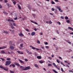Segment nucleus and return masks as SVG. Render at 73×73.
Here are the masks:
<instances>
[{"label":"nucleus","instance_id":"obj_27","mask_svg":"<svg viewBox=\"0 0 73 73\" xmlns=\"http://www.w3.org/2000/svg\"><path fill=\"white\" fill-rule=\"evenodd\" d=\"M51 4H55V3H54V2H53V1H52Z\"/></svg>","mask_w":73,"mask_h":73},{"label":"nucleus","instance_id":"obj_52","mask_svg":"<svg viewBox=\"0 0 73 73\" xmlns=\"http://www.w3.org/2000/svg\"><path fill=\"white\" fill-rule=\"evenodd\" d=\"M11 22H13V23H14V22H15V21L13 20H11Z\"/></svg>","mask_w":73,"mask_h":73},{"label":"nucleus","instance_id":"obj_11","mask_svg":"<svg viewBox=\"0 0 73 73\" xmlns=\"http://www.w3.org/2000/svg\"><path fill=\"white\" fill-rule=\"evenodd\" d=\"M53 65L55 66V68H57V66L56 65V64L54 63H52Z\"/></svg>","mask_w":73,"mask_h":73},{"label":"nucleus","instance_id":"obj_46","mask_svg":"<svg viewBox=\"0 0 73 73\" xmlns=\"http://www.w3.org/2000/svg\"><path fill=\"white\" fill-rule=\"evenodd\" d=\"M13 3H14V5H16V1H15L13 2Z\"/></svg>","mask_w":73,"mask_h":73},{"label":"nucleus","instance_id":"obj_33","mask_svg":"<svg viewBox=\"0 0 73 73\" xmlns=\"http://www.w3.org/2000/svg\"><path fill=\"white\" fill-rule=\"evenodd\" d=\"M6 60L8 61H10L11 60V58H7Z\"/></svg>","mask_w":73,"mask_h":73},{"label":"nucleus","instance_id":"obj_29","mask_svg":"<svg viewBox=\"0 0 73 73\" xmlns=\"http://www.w3.org/2000/svg\"><path fill=\"white\" fill-rule=\"evenodd\" d=\"M11 65L13 67V68H15V64H11Z\"/></svg>","mask_w":73,"mask_h":73},{"label":"nucleus","instance_id":"obj_24","mask_svg":"<svg viewBox=\"0 0 73 73\" xmlns=\"http://www.w3.org/2000/svg\"><path fill=\"white\" fill-rule=\"evenodd\" d=\"M58 9L59 11H60V12H63V11H62V10H61V9H60V8H59Z\"/></svg>","mask_w":73,"mask_h":73},{"label":"nucleus","instance_id":"obj_55","mask_svg":"<svg viewBox=\"0 0 73 73\" xmlns=\"http://www.w3.org/2000/svg\"><path fill=\"white\" fill-rule=\"evenodd\" d=\"M29 54H32V52H30L29 53Z\"/></svg>","mask_w":73,"mask_h":73},{"label":"nucleus","instance_id":"obj_17","mask_svg":"<svg viewBox=\"0 0 73 73\" xmlns=\"http://www.w3.org/2000/svg\"><path fill=\"white\" fill-rule=\"evenodd\" d=\"M18 7L20 10L21 9V6H20V5H19V4H18Z\"/></svg>","mask_w":73,"mask_h":73},{"label":"nucleus","instance_id":"obj_49","mask_svg":"<svg viewBox=\"0 0 73 73\" xmlns=\"http://www.w3.org/2000/svg\"><path fill=\"white\" fill-rule=\"evenodd\" d=\"M48 66H52V64H48Z\"/></svg>","mask_w":73,"mask_h":73},{"label":"nucleus","instance_id":"obj_64","mask_svg":"<svg viewBox=\"0 0 73 73\" xmlns=\"http://www.w3.org/2000/svg\"><path fill=\"white\" fill-rule=\"evenodd\" d=\"M11 20L10 19H8V21H11Z\"/></svg>","mask_w":73,"mask_h":73},{"label":"nucleus","instance_id":"obj_23","mask_svg":"<svg viewBox=\"0 0 73 73\" xmlns=\"http://www.w3.org/2000/svg\"><path fill=\"white\" fill-rule=\"evenodd\" d=\"M0 68H1V69H4V67L3 66L1 65L0 66Z\"/></svg>","mask_w":73,"mask_h":73},{"label":"nucleus","instance_id":"obj_51","mask_svg":"<svg viewBox=\"0 0 73 73\" xmlns=\"http://www.w3.org/2000/svg\"><path fill=\"white\" fill-rule=\"evenodd\" d=\"M14 20H17V17H16L15 18H14Z\"/></svg>","mask_w":73,"mask_h":73},{"label":"nucleus","instance_id":"obj_1","mask_svg":"<svg viewBox=\"0 0 73 73\" xmlns=\"http://www.w3.org/2000/svg\"><path fill=\"white\" fill-rule=\"evenodd\" d=\"M11 64V61H7L5 62V66H7Z\"/></svg>","mask_w":73,"mask_h":73},{"label":"nucleus","instance_id":"obj_18","mask_svg":"<svg viewBox=\"0 0 73 73\" xmlns=\"http://www.w3.org/2000/svg\"><path fill=\"white\" fill-rule=\"evenodd\" d=\"M7 5L9 7H11V5H10L9 4V3H7Z\"/></svg>","mask_w":73,"mask_h":73},{"label":"nucleus","instance_id":"obj_25","mask_svg":"<svg viewBox=\"0 0 73 73\" xmlns=\"http://www.w3.org/2000/svg\"><path fill=\"white\" fill-rule=\"evenodd\" d=\"M56 61L58 62V64H59L60 62V61H59V60H58V59H56Z\"/></svg>","mask_w":73,"mask_h":73},{"label":"nucleus","instance_id":"obj_3","mask_svg":"<svg viewBox=\"0 0 73 73\" xmlns=\"http://www.w3.org/2000/svg\"><path fill=\"white\" fill-rule=\"evenodd\" d=\"M27 7L29 10H31L32 9V6H30V4H29L27 5Z\"/></svg>","mask_w":73,"mask_h":73},{"label":"nucleus","instance_id":"obj_41","mask_svg":"<svg viewBox=\"0 0 73 73\" xmlns=\"http://www.w3.org/2000/svg\"><path fill=\"white\" fill-rule=\"evenodd\" d=\"M66 21L67 23H70V21L69 20H67Z\"/></svg>","mask_w":73,"mask_h":73},{"label":"nucleus","instance_id":"obj_36","mask_svg":"<svg viewBox=\"0 0 73 73\" xmlns=\"http://www.w3.org/2000/svg\"><path fill=\"white\" fill-rule=\"evenodd\" d=\"M32 49H33L35 50V49H36V48H35V47H32Z\"/></svg>","mask_w":73,"mask_h":73},{"label":"nucleus","instance_id":"obj_20","mask_svg":"<svg viewBox=\"0 0 73 73\" xmlns=\"http://www.w3.org/2000/svg\"><path fill=\"white\" fill-rule=\"evenodd\" d=\"M11 28H12V29H15V27H14L13 25H11Z\"/></svg>","mask_w":73,"mask_h":73},{"label":"nucleus","instance_id":"obj_22","mask_svg":"<svg viewBox=\"0 0 73 73\" xmlns=\"http://www.w3.org/2000/svg\"><path fill=\"white\" fill-rule=\"evenodd\" d=\"M52 71H53V72H54V73H57V72L56 71V70H53V69H52Z\"/></svg>","mask_w":73,"mask_h":73},{"label":"nucleus","instance_id":"obj_5","mask_svg":"<svg viewBox=\"0 0 73 73\" xmlns=\"http://www.w3.org/2000/svg\"><path fill=\"white\" fill-rule=\"evenodd\" d=\"M19 60L21 64H25V63L24 62V61H23L22 60L20 59H19Z\"/></svg>","mask_w":73,"mask_h":73},{"label":"nucleus","instance_id":"obj_26","mask_svg":"<svg viewBox=\"0 0 73 73\" xmlns=\"http://www.w3.org/2000/svg\"><path fill=\"white\" fill-rule=\"evenodd\" d=\"M35 66V67H37V68H38V65H37V64H34Z\"/></svg>","mask_w":73,"mask_h":73},{"label":"nucleus","instance_id":"obj_58","mask_svg":"<svg viewBox=\"0 0 73 73\" xmlns=\"http://www.w3.org/2000/svg\"><path fill=\"white\" fill-rule=\"evenodd\" d=\"M25 61H28V59H27V58H25Z\"/></svg>","mask_w":73,"mask_h":73},{"label":"nucleus","instance_id":"obj_10","mask_svg":"<svg viewBox=\"0 0 73 73\" xmlns=\"http://www.w3.org/2000/svg\"><path fill=\"white\" fill-rule=\"evenodd\" d=\"M36 58H38V59H41V56H37L36 57Z\"/></svg>","mask_w":73,"mask_h":73},{"label":"nucleus","instance_id":"obj_42","mask_svg":"<svg viewBox=\"0 0 73 73\" xmlns=\"http://www.w3.org/2000/svg\"><path fill=\"white\" fill-rule=\"evenodd\" d=\"M65 19L66 20H68V17L67 16H66L65 17Z\"/></svg>","mask_w":73,"mask_h":73},{"label":"nucleus","instance_id":"obj_2","mask_svg":"<svg viewBox=\"0 0 73 73\" xmlns=\"http://www.w3.org/2000/svg\"><path fill=\"white\" fill-rule=\"evenodd\" d=\"M30 69V66H28L25 68H24L23 70H28Z\"/></svg>","mask_w":73,"mask_h":73},{"label":"nucleus","instance_id":"obj_31","mask_svg":"<svg viewBox=\"0 0 73 73\" xmlns=\"http://www.w3.org/2000/svg\"><path fill=\"white\" fill-rule=\"evenodd\" d=\"M9 44H10L11 45H12V41H10L9 42Z\"/></svg>","mask_w":73,"mask_h":73},{"label":"nucleus","instance_id":"obj_15","mask_svg":"<svg viewBox=\"0 0 73 73\" xmlns=\"http://www.w3.org/2000/svg\"><path fill=\"white\" fill-rule=\"evenodd\" d=\"M20 68L21 69V70H24V68H24V67L23 66H21L20 67Z\"/></svg>","mask_w":73,"mask_h":73},{"label":"nucleus","instance_id":"obj_47","mask_svg":"<svg viewBox=\"0 0 73 73\" xmlns=\"http://www.w3.org/2000/svg\"><path fill=\"white\" fill-rule=\"evenodd\" d=\"M3 49H4L5 48H7V46H3V47H2Z\"/></svg>","mask_w":73,"mask_h":73},{"label":"nucleus","instance_id":"obj_38","mask_svg":"<svg viewBox=\"0 0 73 73\" xmlns=\"http://www.w3.org/2000/svg\"><path fill=\"white\" fill-rule=\"evenodd\" d=\"M57 24H58L59 25H61V23L59 22H57Z\"/></svg>","mask_w":73,"mask_h":73},{"label":"nucleus","instance_id":"obj_53","mask_svg":"<svg viewBox=\"0 0 73 73\" xmlns=\"http://www.w3.org/2000/svg\"><path fill=\"white\" fill-rule=\"evenodd\" d=\"M7 2H8V1H7V0H5V3H7Z\"/></svg>","mask_w":73,"mask_h":73},{"label":"nucleus","instance_id":"obj_40","mask_svg":"<svg viewBox=\"0 0 73 73\" xmlns=\"http://www.w3.org/2000/svg\"><path fill=\"white\" fill-rule=\"evenodd\" d=\"M44 43L45 45H48V43L47 42H44Z\"/></svg>","mask_w":73,"mask_h":73},{"label":"nucleus","instance_id":"obj_57","mask_svg":"<svg viewBox=\"0 0 73 73\" xmlns=\"http://www.w3.org/2000/svg\"><path fill=\"white\" fill-rule=\"evenodd\" d=\"M34 23L35 24H36V25H38V23H37L36 22H34Z\"/></svg>","mask_w":73,"mask_h":73},{"label":"nucleus","instance_id":"obj_44","mask_svg":"<svg viewBox=\"0 0 73 73\" xmlns=\"http://www.w3.org/2000/svg\"><path fill=\"white\" fill-rule=\"evenodd\" d=\"M10 72L11 73H14V71H12L10 70Z\"/></svg>","mask_w":73,"mask_h":73},{"label":"nucleus","instance_id":"obj_16","mask_svg":"<svg viewBox=\"0 0 73 73\" xmlns=\"http://www.w3.org/2000/svg\"><path fill=\"white\" fill-rule=\"evenodd\" d=\"M1 54H5V52L4 51H2L1 52Z\"/></svg>","mask_w":73,"mask_h":73},{"label":"nucleus","instance_id":"obj_12","mask_svg":"<svg viewBox=\"0 0 73 73\" xmlns=\"http://www.w3.org/2000/svg\"><path fill=\"white\" fill-rule=\"evenodd\" d=\"M19 43H21L23 41V40L22 39H20V40H19Z\"/></svg>","mask_w":73,"mask_h":73},{"label":"nucleus","instance_id":"obj_56","mask_svg":"<svg viewBox=\"0 0 73 73\" xmlns=\"http://www.w3.org/2000/svg\"><path fill=\"white\" fill-rule=\"evenodd\" d=\"M61 18L62 19H64V17H62V16L61 17Z\"/></svg>","mask_w":73,"mask_h":73},{"label":"nucleus","instance_id":"obj_28","mask_svg":"<svg viewBox=\"0 0 73 73\" xmlns=\"http://www.w3.org/2000/svg\"><path fill=\"white\" fill-rule=\"evenodd\" d=\"M13 25H14V26H15V27H16V23L14 22H13Z\"/></svg>","mask_w":73,"mask_h":73},{"label":"nucleus","instance_id":"obj_30","mask_svg":"<svg viewBox=\"0 0 73 73\" xmlns=\"http://www.w3.org/2000/svg\"><path fill=\"white\" fill-rule=\"evenodd\" d=\"M3 13H4V14H6L7 15H8V13H7L5 11H3Z\"/></svg>","mask_w":73,"mask_h":73},{"label":"nucleus","instance_id":"obj_9","mask_svg":"<svg viewBox=\"0 0 73 73\" xmlns=\"http://www.w3.org/2000/svg\"><path fill=\"white\" fill-rule=\"evenodd\" d=\"M36 34V33H35V32H32L31 33V36H34Z\"/></svg>","mask_w":73,"mask_h":73},{"label":"nucleus","instance_id":"obj_39","mask_svg":"<svg viewBox=\"0 0 73 73\" xmlns=\"http://www.w3.org/2000/svg\"><path fill=\"white\" fill-rule=\"evenodd\" d=\"M61 71L63 72H65V71H64V70H63V68H61Z\"/></svg>","mask_w":73,"mask_h":73},{"label":"nucleus","instance_id":"obj_48","mask_svg":"<svg viewBox=\"0 0 73 73\" xmlns=\"http://www.w3.org/2000/svg\"><path fill=\"white\" fill-rule=\"evenodd\" d=\"M23 43L21 44H20V46H21V47H23Z\"/></svg>","mask_w":73,"mask_h":73},{"label":"nucleus","instance_id":"obj_59","mask_svg":"<svg viewBox=\"0 0 73 73\" xmlns=\"http://www.w3.org/2000/svg\"><path fill=\"white\" fill-rule=\"evenodd\" d=\"M26 52L28 53H29V51L28 50H26Z\"/></svg>","mask_w":73,"mask_h":73},{"label":"nucleus","instance_id":"obj_14","mask_svg":"<svg viewBox=\"0 0 73 73\" xmlns=\"http://www.w3.org/2000/svg\"><path fill=\"white\" fill-rule=\"evenodd\" d=\"M3 33L5 34H8V32L7 31H3Z\"/></svg>","mask_w":73,"mask_h":73},{"label":"nucleus","instance_id":"obj_35","mask_svg":"<svg viewBox=\"0 0 73 73\" xmlns=\"http://www.w3.org/2000/svg\"><path fill=\"white\" fill-rule=\"evenodd\" d=\"M32 15L33 16V17H36V15H35V14H33Z\"/></svg>","mask_w":73,"mask_h":73},{"label":"nucleus","instance_id":"obj_4","mask_svg":"<svg viewBox=\"0 0 73 73\" xmlns=\"http://www.w3.org/2000/svg\"><path fill=\"white\" fill-rule=\"evenodd\" d=\"M19 36L20 37H23V36H24V35L22 34V32H21L19 34Z\"/></svg>","mask_w":73,"mask_h":73},{"label":"nucleus","instance_id":"obj_19","mask_svg":"<svg viewBox=\"0 0 73 73\" xmlns=\"http://www.w3.org/2000/svg\"><path fill=\"white\" fill-rule=\"evenodd\" d=\"M3 69H4V70H6V71H7V70H8V68H5L4 67V68H3Z\"/></svg>","mask_w":73,"mask_h":73},{"label":"nucleus","instance_id":"obj_13","mask_svg":"<svg viewBox=\"0 0 73 73\" xmlns=\"http://www.w3.org/2000/svg\"><path fill=\"white\" fill-rule=\"evenodd\" d=\"M68 29L71 30V31H73V29L70 27H68Z\"/></svg>","mask_w":73,"mask_h":73},{"label":"nucleus","instance_id":"obj_32","mask_svg":"<svg viewBox=\"0 0 73 73\" xmlns=\"http://www.w3.org/2000/svg\"><path fill=\"white\" fill-rule=\"evenodd\" d=\"M48 23H49V24H51L52 23V22L50 21H48Z\"/></svg>","mask_w":73,"mask_h":73},{"label":"nucleus","instance_id":"obj_37","mask_svg":"<svg viewBox=\"0 0 73 73\" xmlns=\"http://www.w3.org/2000/svg\"><path fill=\"white\" fill-rule=\"evenodd\" d=\"M37 43L40 44V41L39 40H37Z\"/></svg>","mask_w":73,"mask_h":73},{"label":"nucleus","instance_id":"obj_54","mask_svg":"<svg viewBox=\"0 0 73 73\" xmlns=\"http://www.w3.org/2000/svg\"><path fill=\"white\" fill-rule=\"evenodd\" d=\"M0 59H1V60H2V61H4V60H5V59L3 58H0Z\"/></svg>","mask_w":73,"mask_h":73},{"label":"nucleus","instance_id":"obj_45","mask_svg":"<svg viewBox=\"0 0 73 73\" xmlns=\"http://www.w3.org/2000/svg\"><path fill=\"white\" fill-rule=\"evenodd\" d=\"M2 5H0V9H2V8H3V7H2Z\"/></svg>","mask_w":73,"mask_h":73},{"label":"nucleus","instance_id":"obj_60","mask_svg":"<svg viewBox=\"0 0 73 73\" xmlns=\"http://www.w3.org/2000/svg\"><path fill=\"white\" fill-rule=\"evenodd\" d=\"M46 48H47V49H49V46H46Z\"/></svg>","mask_w":73,"mask_h":73},{"label":"nucleus","instance_id":"obj_62","mask_svg":"<svg viewBox=\"0 0 73 73\" xmlns=\"http://www.w3.org/2000/svg\"><path fill=\"white\" fill-rule=\"evenodd\" d=\"M10 26H11V25H12V23H10Z\"/></svg>","mask_w":73,"mask_h":73},{"label":"nucleus","instance_id":"obj_8","mask_svg":"<svg viewBox=\"0 0 73 73\" xmlns=\"http://www.w3.org/2000/svg\"><path fill=\"white\" fill-rule=\"evenodd\" d=\"M17 52L18 53H19V54H24L23 52H21L20 51H17Z\"/></svg>","mask_w":73,"mask_h":73},{"label":"nucleus","instance_id":"obj_63","mask_svg":"<svg viewBox=\"0 0 73 73\" xmlns=\"http://www.w3.org/2000/svg\"><path fill=\"white\" fill-rule=\"evenodd\" d=\"M26 31H27V32H29V29H26Z\"/></svg>","mask_w":73,"mask_h":73},{"label":"nucleus","instance_id":"obj_50","mask_svg":"<svg viewBox=\"0 0 73 73\" xmlns=\"http://www.w3.org/2000/svg\"><path fill=\"white\" fill-rule=\"evenodd\" d=\"M51 10L52 11H54V9L53 8H52L51 9Z\"/></svg>","mask_w":73,"mask_h":73},{"label":"nucleus","instance_id":"obj_7","mask_svg":"<svg viewBox=\"0 0 73 73\" xmlns=\"http://www.w3.org/2000/svg\"><path fill=\"white\" fill-rule=\"evenodd\" d=\"M15 65H17L18 66H20V65L18 63H17L16 62L14 63Z\"/></svg>","mask_w":73,"mask_h":73},{"label":"nucleus","instance_id":"obj_61","mask_svg":"<svg viewBox=\"0 0 73 73\" xmlns=\"http://www.w3.org/2000/svg\"><path fill=\"white\" fill-rule=\"evenodd\" d=\"M57 9H58L60 8V7H59L58 6H57L56 7Z\"/></svg>","mask_w":73,"mask_h":73},{"label":"nucleus","instance_id":"obj_43","mask_svg":"<svg viewBox=\"0 0 73 73\" xmlns=\"http://www.w3.org/2000/svg\"><path fill=\"white\" fill-rule=\"evenodd\" d=\"M66 42H68V44H71V42H68V41H67Z\"/></svg>","mask_w":73,"mask_h":73},{"label":"nucleus","instance_id":"obj_34","mask_svg":"<svg viewBox=\"0 0 73 73\" xmlns=\"http://www.w3.org/2000/svg\"><path fill=\"white\" fill-rule=\"evenodd\" d=\"M69 72L70 73L71 72L72 73H73V71L71 70H69Z\"/></svg>","mask_w":73,"mask_h":73},{"label":"nucleus","instance_id":"obj_21","mask_svg":"<svg viewBox=\"0 0 73 73\" xmlns=\"http://www.w3.org/2000/svg\"><path fill=\"white\" fill-rule=\"evenodd\" d=\"M39 62L40 64H42V63H44V62L42 61V60L39 61Z\"/></svg>","mask_w":73,"mask_h":73},{"label":"nucleus","instance_id":"obj_6","mask_svg":"<svg viewBox=\"0 0 73 73\" xmlns=\"http://www.w3.org/2000/svg\"><path fill=\"white\" fill-rule=\"evenodd\" d=\"M10 48L11 49V50H13V49H14L15 48V47H14V46H10Z\"/></svg>","mask_w":73,"mask_h":73}]
</instances>
